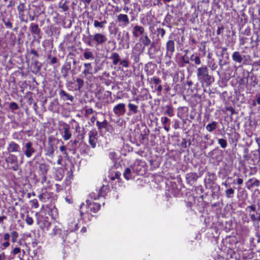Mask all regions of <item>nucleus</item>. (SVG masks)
<instances>
[{
  "instance_id": "obj_1",
  "label": "nucleus",
  "mask_w": 260,
  "mask_h": 260,
  "mask_svg": "<svg viewBox=\"0 0 260 260\" xmlns=\"http://www.w3.org/2000/svg\"><path fill=\"white\" fill-rule=\"evenodd\" d=\"M101 205L98 203L92 202L90 200H87L86 201V204L82 203L80 206V216L82 218H84V215L87 214L90 217L92 216L90 215V212L96 213L100 209Z\"/></svg>"
},
{
  "instance_id": "obj_2",
  "label": "nucleus",
  "mask_w": 260,
  "mask_h": 260,
  "mask_svg": "<svg viewBox=\"0 0 260 260\" xmlns=\"http://www.w3.org/2000/svg\"><path fill=\"white\" fill-rule=\"evenodd\" d=\"M197 76L198 81L202 84H209L210 82L211 76L209 75L208 69L206 66L198 68L197 70Z\"/></svg>"
},
{
  "instance_id": "obj_3",
  "label": "nucleus",
  "mask_w": 260,
  "mask_h": 260,
  "mask_svg": "<svg viewBox=\"0 0 260 260\" xmlns=\"http://www.w3.org/2000/svg\"><path fill=\"white\" fill-rule=\"evenodd\" d=\"M59 131L64 141L69 140L71 138L72 135L70 126L66 122L62 121L59 122Z\"/></svg>"
},
{
  "instance_id": "obj_4",
  "label": "nucleus",
  "mask_w": 260,
  "mask_h": 260,
  "mask_svg": "<svg viewBox=\"0 0 260 260\" xmlns=\"http://www.w3.org/2000/svg\"><path fill=\"white\" fill-rule=\"evenodd\" d=\"M93 38L95 46L102 45L105 43L107 40L106 36L101 33L94 34Z\"/></svg>"
},
{
  "instance_id": "obj_5",
  "label": "nucleus",
  "mask_w": 260,
  "mask_h": 260,
  "mask_svg": "<svg viewBox=\"0 0 260 260\" xmlns=\"http://www.w3.org/2000/svg\"><path fill=\"white\" fill-rule=\"evenodd\" d=\"M125 105L124 103H119L115 105L113 109L114 113L117 116H121L125 113Z\"/></svg>"
},
{
  "instance_id": "obj_6",
  "label": "nucleus",
  "mask_w": 260,
  "mask_h": 260,
  "mask_svg": "<svg viewBox=\"0 0 260 260\" xmlns=\"http://www.w3.org/2000/svg\"><path fill=\"white\" fill-rule=\"evenodd\" d=\"M84 69L82 72L81 77L87 78L88 76L90 77L92 76V67L91 63H84L83 64Z\"/></svg>"
},
{
  "instance_id": "obj_7",
  "label": "nucleus",
  "mask_w": 260,
  "mask_h": 260,
  "mask_svg": "<svg viewBox=\"0 0 260 260\" xmlns=\"http://www.w3.org/2000/svg\"><path fill=\"white\" fill-rule=\"evenodd\" d=\"M79 219L73 216L70 219L68 223V230L69 232H72L77 231L78 229Z\"/></svg>"
},
{
  "instance_id": "obj_8",
  "label": "nucleus",
  "mask_w": 260,
  "mask_h": 260,
  "mask_svg": "<svg viewBox=\"0 0 260 260\" xmlns=\"http://www.w3.org/2000/svg\"><path fill=\"white\" fill-rule=\"evenodd\" d=\"M88 142L92 148H94L96 145L98 140V133L95 131H91L88 133Z\"/></svg>"
},
{
  "instance_id": "obj_9",
  "label": "nucleus",
  "mask_w": 260,
  "mask_h": 260,
  "mask_svg": "<svg viewBox=\"0 0 260 260\" xmlns=\"http://www.w3.org/2000/svg\"><path fill=\"white\" fill-rule=\"evenodd\" d=\"M108 189L107 186L103 185L102 187L100 188L99 192L97 195H95V193L92 192L89 194V197L91 199H99L100 197H104L106 194Z\"/></svg>"
},
{
  "instance_id": "obj_10",
  "label": "nucleus",
  "mask_w": 260,
  "mask_h": 260,
  "mask_svg": "<svg viewBox=\"0 0 260 260\" xmlns=\"http://www.w3.org/2000/svg\"><path fill=\"white\" fill-rule=\"evenodd\" d=\"M166 55L171 57L175 51V43L172 40H170L166 43Z\"/></svg>"
},
{
  "instance_id": "obj_11",
  "label": "nucleus",
  "mask_w": 260,
  "mask_h": 260,
  "mask_svg": "<svg viewBox=\"0 0 260 260\" xmlns=\"http://www.w3.org/2000/svg\"><path fill=\"white\" fill-rule=\"evenodd\" d=\"M35 152V149L32 147V144L30 142L26 143L25 145L24 153L25 156L29 158Z\"/></svg>"
},
{
  "instance_id": "obj_12",
  "label": "nucleus",
  "mask_w": 260,
  "mask_h": 260,
  "mask_svg": "<svg viewBox=\"0 0 260 260\" xmlns=\"http://www.w3.org/2000/svg\"><path fill=\"white\" fill-rule=\"evenodd\" d=\"M144 31L145 29L143 27L137 25L134 27L132 34L135 38L141 37V36L145 34Z\"/></svg>"
},
{
  "instance_id": "obj_13",
  "label": "nucleus",
  "mask_w": 260,
  "mask_h": 260,
  "mask_svg": "<svg viewBox=\"0 0 260 260\" xmlns=\"http://www.w3.org/2000/svg\"><path fill=\"white\" fill-rule=\"evenodd\" d=\"M117 21L121 26H126L129 23V18L126 14H120L117 16Z\"/></svg>"
},
{
  "instance_id": "obj_14",
  "label": "nucleus",
  "mask_w": 260,
  "mask_h": 260,
  "mask_svg": "<svg viewBox=\"0 0 260 260\" xmlns=\"http://www.w3.org/2000/svg\"><path fill=\"white\" fill-rule=\"evenodd\" d=\"M232 57L235 62L241 63L242 62L243 60H246L247 56L244 55L242 56L239 52L235 51L233 53Z\"/></svg>"
},
{
  "instance_id": "obj_15",
  "label": "nucleus",
  "mask_w": 260,
  "mask_h": 260,
  "mask_svg": "<svg viewBox=\"0 0 260 260\" xmlns=\"http://www.w3.org/2000/svg\"><path fill=\"white\" fill-rule=\"evenodd\" d=\"M39 200L42 202H45L46 199H49L50 198V194L47 190L46 187H43L41 188L40 193L38 196Z\"/></svg>"
},
{
  "instance_id": "obj_16",
  "label": "nucleus",
  "mask_w": 260,
  "mask_h": 260,
  "mask_svg": "<svg viewBox=\"0 0 260 260\" xmlns=\"http://www.w3.org/2000/svg\"><path fill=\"white\" fill-rule=\"evenodd\" d=\"M93 35H90L88 36L84 37L83 38V42L89 47L94 46V42L93 40Z\"/></svg>"
},
{
  "instance_id": "obj_17",
  "label": "nucleus",
  "mask_w": 260,
  "mask_h": 260,
  "mask_svg": "<svg viewBox=\"0 0 260 260\" xmlns=\"http://www.w3.org/2000/svg\"><path fill=\"white\" fill-rule=\"evenodd\" d=\"M19 145L14 142H11L8 146L7 150L9 152H18L19 150Z\"/></svg>"
},
{
  "instance_id": "obj_18",
  "label": "nucleus",
  "mask_w": 260,
  "mask_h": 260,
  "mask_svg": "<svg viewBox=\"0 0 260 260\" xmlns=\"http://www.w3.org/2000/svg\"><path fill=\"white\" fill-rule=\"evenodd\" d=\"M39 169L43 175V179L42 181V183H43L46 180V174L49 169V166L45 164H41L39 166Z\"/></svg>"
},
{
  "instance_id": "obj_19",
  "label": "nucleus",
  "mask_w": 260,
  "mask_h": 260,
  "mask_svg": "<svg viewBox=\"0 0 260 260\" xmlns=\"http://www.w3.org/2000/svg\"><path fill=\"white\" fill-rule=\"evenodd\" d=\"M140 41L144 47L149 46L151 42V40L148 37L147 33L141 36L140 38Z\"/></svg>"
},
{
  "instance_id": "obj_20",
  "label": "nucleus",
  "mask_w": 260,
  "mask_h": 260,
  "mask_svg": "<svg viewBox=\"0 0 260 260\" xmlns=\"http://www.w3.org/2000/svg\"><path fill=\"white\" fill-rule=\"evenodd\" d=\"M59 94L60 98H62L63 100H69L71 102L73 100V96L68 94L62 89L59 90Z\"/></svg>"
},
{
  "instance_id": "obj_21",
  "label": "nucleus",
  "mask_w": 260,
  "mask_h": 260,
  "mask_svg": "<svg viewBox=\"0 0 260 260\" xmlns=\"http://www.w3.org/2000/svg\"><path fill=\"white\" fill-rule=\"evenodd\" d=\"M109 58L112 60V63L115 66L117 65L120 61V56L117 52L112 53Z\"/></svg>"
},
{
  "instance_id": "obj_22",
  "label": "nucleus",
  "mask_w": 260,
  "mask_h": 260,
  "mask_svg": "<svg viewBox=\"0 0 260 260\" xmlns=\"http://www.w3.org/2000/svg\"><path fill=\"white\" fill-rule=\"evenodd\" d=\"M83 55L86 60H93L94 58L93 53L89 49H85Z\"/></svg>"
},
{
  "instance_id": "obj_23",
  "label": "nucleus",
  "mask_w": 260,
  "mask_h": 260,
  "mask_svg": "<svg viewBox=\"0 0 260 260\" xmlns=\"http://www.w3.org/2000/svg\"><path fill=\"white\" fill-rule=\"evenodd\" d=\"M217 123L216 121H212L211 123L208 124L206 128L207 131L212 132L214 131L217 127Z\"/></svg>"
},
{
  "instance_id": "obj_24",
  "label": "nucleus",
  "mask_w": 260,
  "mask_h": 260,
  "mask_svg": "<svg viewBox=\"0 0 260 260\" xmlns=\"http://www.w3.org/2000/svg\"><path fill=\"white\" fill-rule=\"evenodd\" d=\"M128 108L129 113L137 114L138 112V106L132 103H128Z\"/></svg>"
},
{
  "instance_id": "obj_25",
  "label": "nucleus",
  "mask_w": 260,
  "mask_h": 260,
  "mask_svg": "<svg viewBox=\"0 0 260 260\" xmlns=\"http://www.w3.org/2000/svg\"><path fill=\"white\" fill-rule=\"evenodd\" d=\"M166 110L164 112V114L168 115L170 117H172L174 116V109L173 108L171 105H167L166 106Z\"/></svg>"
},
{
  "instance_id": "obj_26",
  "label": "nucleus",
  "mask_w": 260,
  "mask_h": 260,
  "mask_svg": "<svg viewBox=\"0 0 260 260\" xmlns=\"http://www.w3.org/2000/svg\"><path fill=\"white\" fill-rule=\"evenodd\" d=\"M6 161L8 163H10L11 164H16L17 163V157L15 155L10 154L6 159Z\"/></svg>"
},
{
  "instance_id": "obj_27",
  "label": "nucleus",
  "mask_w": 260,
  "mask_h": 260,
  "mask_svg": "<svg viewBox=\"0 0 260 260\" xmlns=\"http://www.w3.org/2000/svg\"><path fill=\"white\" fill-rule=\"evenodd\" d=\"M31 31L35 35H39L40 29L39 28L38 25L36 24H31L30 26Z\"/></svg>"
},
{
  "instance_id": "obj_28",
  "label": "nucleus",
  "mask_w": 260,
  "mask_h": 260,
  "mask_svg": "<svg viewBox=\"0 0 260 260\" xmlns=\"http://www.w3.org/2000/svg\"><path fill=\"white\" fill-rule=\"evenodd\" d=\"M190 59L191 61L194 62L197 65H199L201 63L200 58L197 55L192 54L190 57Z\"/></svg>"
},
{
  "instance_id": "obj_29",
  "label": "nucleus",
  "mask_w": 260,
  "mask_h": 260,
  "mask_svg": "<svg viewBox=\"0 0 260 260\" xmlns=\"http://www.w3.org/2000/svg\"><path fill=\"white\" fill-rule=\"evenodd\" d=\"M123 176L126 180H129L132 178V172L129 168H127L125 169L123 172Z\"/></svg>"
},
{
  "instance_id": "obj_30",
  "label": "nucleus",
  "mask_w": 260,
  "mask_h": 260,
  "mask_svg": "<svg viewBox=\"0 0 260 260\" xmlns=\"http://www.w3.org/2000/svg\"><path fill=\"white\" fill-rule=\"evenodd\" d=\"M106 23V21H103L101 22H99L98 20H94L93 22V26L94 27H100V28H104L105 24Z\"/></svg>"
},
{
  "instance_id": "obj_31",
  "label": "nucleus",
  "mask_w": 260,
  "mask_h": 260,
  "mask_svg": "<svg viewBox=\"0 0 260 260\" xmlns=\"http://www.w3.org/2000/svg\"><path fill=\"white\" fill-rule=\"evenodd\" d=\"M96 124L98 129L100 130L103 128H106L108 122L106 120H105L103 122H102L97 121Z\"/></svg>"
},
{
  "instance_id": "obj_32",
  "label": "nucleus",
  "mask_w": 260,
  "mask_h": 260,
  "mask_svg": "<svg viewBox=\"0 0 260 260\" xmlns=\"http://www.w3.org/2000/svg\"><path fill=\"white\" fill-rule=\"evenodd\" d=\"M61 230L57 228V226H55L53 229L51 235L52 236H59L61 234Z\"/></svg>"
},
{
  "instance_id": "obj_33",
  "label": "nucleus",
  "mask_w": 260,
  "mask_h": 260,
  "mask_svg": "<svg viewBox=\"0 0 260 260\" xmlns=\"http://www.w3.org/2000/svg\"><path fill=\"white\" fill-rule=\"evenodd\" d=\"M234 194V190L232 188L227 189L225 191V196L228 198H232Z\"/></svg>"
},
{
  "instance_id": "obj_34",
  "label": "nucleus",
  "mask_w": 260,
  "mask_h": 260,
  "mask_svg": "<svg viewBox=\"0 0 260 260\" xmlns=\"http://www.w3.org/2000/svg\"><path fill=\"white\" fill-rule=\"evenodd\" d=\"M218 143L222 148H225L227 146L226 141L223 139H218Z\"/></svg>"
},
{
  "instance_id": "obj_35",
  "label": "nucleus",
  "mask_w": 260,
  "mask_h": 260,
  "mask_svg": "<svg viewBox=\"0 0 260 260\" xmlns=\"http://www.w3.org/2000/svg\"><path fill=\"white\" fill-rule=\"evenodd\" d=\"M19 236L18 233L16 231H13L11 233L12 241L15 243Z\"/></svg>"
},
{
  "instance_id": "obj_36",
  "label": "nucleus",
  "mask_w": 260,
  "mask_h": 260,
  "mask_svg": "<svg viewBox=\"0 0 260 260\" xmlns=\"http://www.w3.org/2000/svg\"><path fill=\"white\" fill-rule=\"evenodd\" d=\"M25 220L26 223L29 225H32L34 223L32 218L30 217L28 215H26Z\"/></svg>"
},
{
  "instance_id": "obj_37",
  "label": "nucleus",
  "mask_w": 260,
  "mask_h": 260,
  "mask_svg": "<svg viewBox=\"0 0 260 260\" xmlns=\"http://www.w3.org/2000/svg\"><path fill=\"white\" fill-rule=\"evenodd\" d=\"M31 205L35 208H38L39 206L38 202L37 199H34L30 201Z\"/></svg>"
},
{
  "instance_id": "obj_38",
  "label": "nucleus",
  "mask_w": 260,
  "mask_h": 260,
  "mask_svg": "<svg viewBox=\"0 0 260 260\" xmlns=\"http://www.w3.org/2000/svg\"><path fill=\"white\" fill-rule=\"evenodd\" d=\"M76 81L78 84V89H80L83 85V81L80 78H77Z\"/></svg>"
},
{
  "instance_id": "obj_39",
  "label": "nucleus",
  "mask_w": 260,
  "mask_h": 260,
  "mask_svg": "<svg viewBox=\"0 0 260 260\" xmlns=\"http://www.w3.org/2000/svg\"><path fill=\"white\" fill-rule=\"evenodd\" d=\"M3 21L7 28L10 29L12 28V23L10 22V20L6 21L5 19H3Z\"/></svg>"
},
{
  "instance_id": "obj_40",
  "label": "nucleus",
  "mask_w": 260,
  "mask_h": 260,
  "mask_svg": "<svg viewBox=\"0 0 260 260\" xmlns=\"http://www.w3.org/2000/svg\"><path fill=\"white\" fill-rule=\"evenodd\" d=\"M53 153L54 149L53 147L52 146H51L47 149V155L49 156H52Z\"/></svg>"
},
{
  "instance_id": "obj_41",
  "label": "nucleus",
  "mask_w": 260,
  "mask_h": 260,
  "mask_svg": "<svg viewBox=\"0 0 260 260\" xmlns=\"http://www.w3.org/2000/svg\"><path fill=\"white\" fill-rule=\"evenodd\" d=\"M161 123L164 125H166L167 123L170 121V119L167 117H162L160 118Z\"/></svg>"
},
{
  "instance_id": "obj_42",
  "label": "nucleus",
  "mask_w": 260,
  "mask_h": 260,
  "mask_svg": "<svg viewBox=\"0 0 260 260\" xmlns=\"http://www.w3.org/2000/svg\"><path fill=\"white\" fill-rule=\"evenodd\" d=\"M10 108L12 110H16L18 109V106L16 103L13 102L10 104Z\"/></svg>"
},
{
  "instance_id": "obj_43",
  "label": "nucleus",
  "mask_w": 260,
  "mask_h": 260,
  "mask_svg": "<svg viewBox=\"0 0 260 260\" xmlns=\"http://www.w3.org/2000/svg\"><path fill=\"white\" fill-rule=\"evenodd\" d=\"M120 64L125 68H127L129 66L128 61L125 59L121 60L120 62Z\"/></svg>"
},
{
  "instance_id": "obj_44",
  "label": "nucleus",
  "mask_w": 260,
  "mask_h": 260,
  "mask_svg": "<svg viewBox=\"0 0 260 260\" xmlns=\"http://www.w3.org/2000/svg\"><path fill=\"white\" fill-rule=\"evenodd\" d=\"M123 40L128 43L129 41V36L128 32H126L125 34H124Z\"/></svg>"
},
{
  "instance_id": "obj_45",
  "label": "nucleus",
  "mask_w": 260,
  "mask_h": 260,
  "mask_svg": "<svg viewBox=\"0 0 260 260\" xmlns=\"http://www.w3.org/2000/svg\"><path fill=\"white\" fill-rule=\"evenodd\" d=\"M66 147L63 145L62 146H61L59 147V150L62 152V154L66 156L67 155V153L66 151Z\"/></svg>"
},
{
  "instance_id": "obj_46",
  "label": "nucleus",
  "mask_w": 260,
  "mask_h": 260,
  "mask_svg": "<svg viewBox=\"0 0 260 260\" xmlns=\"http://www.w3.org/2000/svg\"><path fill=\"white\" fill-rule=\"evenodd\" d=\"M153 83L155 84H159L161 83V80L159 78L154 77L152 79Z\"/></svg>"
},
{
  "instance_id": "obj_47",
  "label": "nucleus",
  "mask_w": 260,
  "mask_h": 260,
  "mask_svg": "<svg viewBox=\"0 0 260 260\" xmlns=\"http://www.w3.org/2000/svg\"><path fill=\"white\" fill-rule=\"evenodd\" d=\"M93 111L92 108H88L85 110V115L87 116L93 113Z\"/></svg>"
},
{
  "instance_id": "obj_48",
  "label": "nucleus",
  "mask_w": 260,
  "mask_h": 260,
  "mask_svg": "<svg viewBox=\"0 0 260 260\" xmlns=\"http://www.w3.org/2000/svg\"><path fill=\"white\" fill-rule=\"evenodd\" d=\"M182 60L183 62L185 63L188 64L189 63V59L187 56H183L182 57Z\"/></svg>"
},
{
  "instance_id": "obj_49",
  "label": "nucleus",
  "mask_w": 260,
  "mask_h": 260,
  "mask_svg": "<svg viewBox=\"0 0 260 260\" xmlns=\"http://www.w3.org/2000/svg\"><path fill=\"white\" fill-rule=\"evenodd\" d=\"M20 251L21 249L19 247H15L12 252V253H13V255H15L20 253Z\"/></svg>"
},
{
  "instance_id": "obj_50",
  "label": "nucleus",
  "mask_w": 260,
  "mask_h": 260,
  "mask_svg": "<svg viewBox=\"0 0 260 260\" xmlns=\"http://www.w3.org/2000/svg\"><path fill=\"white\" fill-rule=\"evenodd\" d=\"M158 31L160 35L161 38H163L166 34V30L164 28H159L158 29Z\"/></svg>"
},
{
  "instance_id": "obj_51",
  "label": "nucleus",
  "mask_w": 260,
  "mask_h": 260,
  "mask_svg": "<svg viewBox=\"0 0 260 260\" xmlns=\"http://www.w3.org/2000/svg\"><path fill=\"white\" fill-rule=\"evenodd\" d=\"M18 10L19 12V14H20V13L22 12L24 10V5L23 4H21L18 6Z\"/></svg>"
},
{
  "instance_id": "obj_52",
  "label": "nucleus",
  "mask_w": 260,
  "mask_h": 260,
  "mask_svg": "<svg viewBox=\"0 0 260 260\" xmlns=\"http://www.w3.org/2000/svg\"><path fill=\"white\" fill-rule=\"evenodd\" d=\"M174 129H177L179 128V121L177 120L174 121V124L173 125Z\"/></svg>"
},
{
  "instance_id": "obj_53",
  "label": "nucleus",
  "mask_w": 260,
  "mask_h": 260,
  "mask_svg": "<svg viewBox=\"0 0 260 260\" xmlns=\"http://www.w3.org/2000/svg\"><path fill=\"white\" fill-rule=\"evenodd\" d=\"M10 245V242L9 241H6L5 242L3 243L2 244V246H3V248L2 249H5L6 248L9 247Z\"/></svg>"
},
{
  "instance_id": "obj_54",
  "label": "nucleus",
  "mask_w": 260,
  "mask_h": 260,
  "mask_svg": "<svg viewBox=\"0 0 260 260\" xmlns=\"http://www.w3.org/2000/svg\"><path fill=\"white\" fill-rule=\"evenodd\" d=\"M250 217L251 220L253 222H255L256 221H257V217L255 216L254 214H250Z\"/></svg>"
},
{
  "instance_id": "obj_55",
  "label": "nucleus",
  "mask_w": 260,
  "mask_h": 260,
  "mask_svg": "<svg viewBox=\"0 0 260 260\" xmlns=\"http://www.w3.org/2000/svg\"><path fill=\"white\" fill-rule=\"evenodd\" d=\"M10 238V236L8 233H5L4 235V239L6 241H9Z\"/></svg>"
},
{
  "instance_id": "obj_56",
  "label": "nucleus",
  "mask_w": 260,
  "mask_h": 260,
  "mask_svg": "<svg viewBox=\"0 0 260 260\" xmlns=\"http://www.w3.org/2000/svg\"><path fill=\"white\" fill-rule=\"evenodd\" d=\"M223 27H218V29L217 30V31H216V34L217 35H219L221 34L222 31L223 30Z\"/></svg>"
},
{
  "instance_id": "obj_57",
  "label": "nucleus",
  "mask_w": 260,
  "mask_h": 260,
  "mask_svg": "<svg viewBox=\"0 0 260 260\" xmlns=\"http://www.w3.org/2000/svg\"><path fill=\"white\" fill-rule=\"evenodd\" d=\"M19 15H20L19 17H20V19L21 20V21H24V22H26H26H27V19H26V20H25V19H24V15H23V14H21V13H20V14H19Z\"/></svg>"
},
{
  "instance_id": "obj_58",
  "label": "nucleus",
  "mask_w": 260,
  "mask_h": 260,
  "mask_svg": "<svg viewBox=\"0 0 260 260\" xmlns=\"http://www.w3.org/2000/svg\"><path fill=\"white\" fill-rule=\"evenodd\" d=\"M247 208H249L250 210V211H255L256 210L255 206L254 205L248 206Z\"/></svg>"
},
{
  "instance_id": "obj_59",
  "label": "nucleus",
  "mask_w": 260,
  "mask_h": 260,
  "mask_svg": "<svg viewBox=\"0 0 260 260\" xmlns=\"http://www.w3.org/2000/svg\"><path fill=\"white\" fill-rule=\"evenodd\" d=\"M255 236L258 238L257 242H260V230L256 232Z\"/></svg>"
},
{
  "instance_id": "obj_60",
  "label": "nucleus",
  "mask_w": 260,
  "mask_h": 260,
  "mask_svg": "<svg viewBox=\"0 0 260 260\" xmlns=\"http://www.w3.org/2000/svg\"><path fill=\"white\" fill-rule=\"evenodd\" d=\"M0 260H6V255L4 252L0 253Z\"/></svg>"
},
{
  "instance_id": "obj_61",
  "label": "nucleus",
  "mask_w": 260,
  "mask_h": 260,
  "mask_svg": "<svg viewBox=\"0 0 260 260\" xmlns=\"http://www.w3.org/2000/svg\"><path fill=\"white\" fill-rule=\"evenodd\" d=\"M7 217L6 216H0V224H3L4 222V220L6 219Z\"/></svg>"
},
{
  "instance_id": "obj_62",
  "label": "nucleus",
  "mask_w": 260,
  "mask_h": 260,
  "mask_svg": "<svg viewBox=\"0 0 260 260\" xmlns=\"http://www.w3.org/2000/svg\"><path fill=\"white\" fill-rule=\"evenodd\" d=\"M109 155L110 159H113L115 157V153L114 152H110Z\"/></svg>"
},
{
  "instance_id": "obj_63",
  "label": "nucleus",
  "mask_w": 260,
  "mask_h": 260,
  "mask_svg": "<svg viewBox=\"0 0 260 260\" xmlns=\"http://www.w3.org/2000/svg\"><path fill=\"white\" fill-rule=\"evenodd\" d=\"M51 62L52 64L55 63L57 62V58L55 57H53L51 59Z\"/></svg>"
},
{
  "instance_id": "obj_64",
  "label": "nucleus",
  "mask_w": 260,
  "mask_h": 260,
  "mask_svg": "<svg viewBox=\"0 0 260 260\" xmlns=\"http://www.w3.org/2000/svg\"><path fill=\"white\" fill-rule=\"evenodd\" d=\"M123 10L125 12L127 13L129 11V8L126 6V5H125L124 7L123 8Z\"/></svg>"
}]
</instances>
